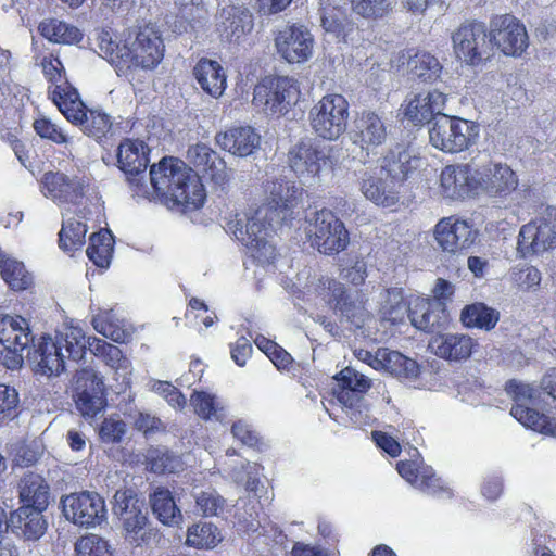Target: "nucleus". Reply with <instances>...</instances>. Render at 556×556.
<instances>
[{
    "label": "nucleus",
    "mask_w": 556,
    "mask_h": 556,
    "mask_svg": "<svg viewBox=\"0 0 556 556\" xmlns=\"http://www.w3.org/2000/svg\"><path fill=\"white\" fill-rule=\"evenodd\" d=\"M150 180L155 192L175 204L199 207L205 190L194 169L175 157H164L150 168Z\"/></svg>",
    "instance_id": "f257e3e1"
},
{
    "label": "nucleus",
    "mask_w": 556,
    "mask_h": 556,
    "mask_svg": "<svg viewBox=\"0 0 556 556\" xmlns=\"http://www.w3.org/2000/svg\"><path fill=\"white\" fill-rule=\"evenodd\" d=\"M277 223V204L268 203L258 207L252 217L244 216L231 222L229 229L237 240L251 250L260 264L275 268Z\"/></svg>",
    "instance_id": "f03ea898"
},
{
    "label": "nucleus",
    "mask_w": 556,
    "mask_h": 556,
    "mask_svg": "<svg viewBox=\"0 0 556 556\" xmlns=\"http://www.w3.org/2000/svg\"><path fill=\"white\" fill-rule=\"evenodd\" d=\"M113 498V513L121 522L124 539L136 546L149 544L156 530L150 527L144 501L130 488L117 490Z\"/></svg>",
    "instance_id": "7ed1b4c3"
},
{
    "label": "nucleus",
    "mask_w": 556,
    "mask_h": 556,
    "mask_svg": "<svg viewBox=\"0 0 556 556\" xmlns=\"http://www.w3.org/2000/svg\"><path fill=\"white\" fill-rule=\"evenodd\" d=\"M480 136V125L459 116L440 114L430 130V143L438 150L456 154L473 147Z\"/></svg>",
    "instance_id": "20e7f679"
},
{
    "label": "nucleus",
    "mask_w": 556,
    "mask_h": 556,
    "mask_svg": "<svg viewBox=\"0 0 556 556\" xmlns=\"http://www.w3.org/2000/svg\"><path fill=\"white\" fill-rule=\"evenodd\" d=\"M453 52L457 61L473 67L486 66L494 56L489 39L488 26L478 20H466L452 34Z\"/></svg>",
    "instance_id": "39448f33"
},
{
    "label": "nucleus",
    "mask_w": 556,
    "mask_h": 556,
    "mask_svg": "<svg viewBox=\"0 0 556 556\" xmlns=\"http://www.w3.org/2000/svg\"><path fill=\"white\" fill-rule=\"evenodd\" d=\"M311 245L325 255H336L350 243V233L344 223L330 210L321 208L307 220L305 228Z\"/></svg>",
    "instance_id": "423d86ee"
},
{
    "label": "nucleus",
    "mask_w": 556,
    "mask_h": 556,
    "mask_svg": "<svg viewBox=\"0 0 556 556\" xmlns=\"http://www.w3.org/2000/svg\"><path fill=\"white\" fill-rule=\"evenodd\" d=\"M505 391L514 401L510 415L525 427L545 435L556 437V422L547 415L530 407L539 399V392L533 387L509 379L505 383Z\"/></svg>",
    "instance_id": "0eeeda50"
},
{
    "label": "nucleus",
    "mask_w": 556,
    "mask_h": 556,
    "mask_svg": "<svg viewBox=\"0 0 556 556\" xmlns=\"http://www.w3.org/2000/svg\"><path fill=\"white\" fill-rule=\"evenodd\" d=\"M350 104L340 93H327L316 102L308 113V121L317 137L337 140L348 126Z\"/></svg>",
    "instance_id": "6e6552de"
},
{
    "label": "nucleus",
    "mask_w": 556,
    "mask_h": 556,
    "mask_svg": "<svg viewBox=\"0 0 556 556\" xmlns=\"http://www.w3.org/2000/svg\"><path fill=\"white\" fill-rule=\"evenodd\" d=\"M554 248H556V206L547 205L539 217L520 228L517 250L522 257H530Z\"/></svg>",
    "instance_id": "1a4fd4ad"
},
{
    "label": "nucleus",
    "mask_w": 556,
    "mask_h": 556,
    "mask_svg": "<svg viewBox=\"0 0 556 556\" xmlns=\"http://www.w3.org/2000/svg\"><path fill=\"white\" fill-rule=\"evenodd\" d=\"M489 42L503 55L521 58L529 48L526 25L513 14H498L490 20Z\"/></svg>",
    "instance_id": "9d476101"
},
{
    "label": "nucleus",
    "mask_w": 556,
    "mask_h": 556,
    "mask_svg": "<svg viewBox=\"0 0 556 556\" xmlns=\"http://www.w3.org/2000/svg\"><path fill=\"white\" fill-rule=\"evenodd\" d=\"M316 291L334 312H339L356 328L365 325L370 315L366 308V301L352 298L343 283L323 276L318 279Z\"/></svg>",
    "instance_id": "9b49d317"
},
{
    "label": "nucleus",
    "mask_w": 556,
    "mask_h": 556,
    "mask_svg": "<svg viewBox=\"0 0 556 556\" xmlns=\"http://www.w3.org/2000/svg\"><path fill=\"white\" fill-rule=\"evenodd\" d=\"M121 58H124L125 72L130 68H154L163 59V40L154 28H141L134 40L123 45Z\"/></svg>",
    "instance_id": "f8f14e48"
},
{
    "label": "nucleus",
    "mask_w": 556,
    "mask_h": 556,
    "mask_svg": "<svg viewBox=\"0 0 556 556\" xmlns=\"http://www.w3.org/2000/svg\"><path fill=\"white\" fill-rule=\"evenodd\" d=\"M479 170L470 164H450L440 173L439 193L451 202L465 201L479 193Z\"/></svg>",
    "instance_id": "ddd939ff"
},
{
    "label": "nucleus",
    "mask_w": 556,
    "mask_h": 556,
    "mask_svg": "<svg viewBox=\"0 0 556 556\" xmlns=\"http://www.w3.org/2000/svg\"><path fill=\"white\" fill-rule=\"evenodd\" d=\"M473 225L457 215L442 217L433 228V238L439 248L451 255L468 250L477 240Z\"/></svg>",
    "instance_id": "4468645a"
},
{
    "label": "nucleus",
    "mask_w": 556,
    "mask_h": 556,
    "mask_svg": "<svg viewBox=\"0 0 556 556\" xmlns=\"http://www.w3.org/2000/svg\"><path fill=\"white\" fill-rule=\"evenodd\" d=\"M61 503L65 518L80 527H94L105 520V503L97 492L72 493Z\"/></svg>",
    "instance_id": "2eb2a0df"
},
{
    "label": "nucleus",
    "mask_w": 556,
    "mask_h": 556,
    "mask_svg": "<svg viewBox=\"0 0 556 556\" xmlns=\"http://www.w3.org/2000/svg\"><path fill=\"white\" fill-rule=\"evenodd\" d=\"M290 168L299 177H317L325 167L331 166L329 151L311 138L301 139L288 152Z\"/></svg>",
    "instance_id": "dca6fc26"
},
{
    "label": "nucleus",
    "mask_w": 556,
    "mask_h": 556,
    "mask_svg": "<svg viewBox=\"0 0 556 556\" xmlns=\"http://www.w3.org/2000/svg\"><path fill=\"white\" fill-rule=\"evenodd\" d=\"M26 357L33 364L36 374L48 377L59 376L65 370L66 355L56 340L50 337H41L38 344H34L26 351Z\"/></svg>",
    "instance_id": "f3484780"
},
{
    "label": "nucleus",
    "mask_w": 556,
    "mask_h": 556,
    "mask_svg": "<svg viewBox=\"0 0 556 556\" xmlns=\"http://www.w3.org/2000/svg\"><path fill=\"white\" fill-rule=\"evenodd\" d=\"M388 131L383 116L372 110L357 113L352 130V140L363 150L369 151L387 140Z\"/></svg>",
    "instance_id": "a211bd4d"
},
{
    "label": "nucleus",
    "mask_w": 556,
    "mask_h": 556,
    "mask_svg": "<svg viewBox=\"0 0 556 556\" xmlns=\"http://www.w3.org/2000/svg\"><path fill=\"white\" fill-rule=\"evenodd\" d=\"M187 160L195 168L194 173L202 175L216 185H224L229 180V172L226 162L216 151L204 143L189 147Z\"/></svg>",
    "instance_id": "6ab92c4d"
},
{
    "label": "nucleus",
    "mask_w": 556,
    "mask_h": 556,
    "mask_svg": "<svg viewBox=\"0 0 556 556\" xmlns=\"http://www.w3.org/2000/svg\"><path fill=\"white\" fill-rule=\"evenodd\" d=\"M117 164L129 184L140 186L146 177L149 159L142 141L123 140L117 148Z\"/></svg>",
    "instance_id": "aec40b11"
},
{
    "label": "nucleus",
    "mask_w": 556,
    "mask_h": 556,
    "mask_svg": "<svg viewBox=\"0 0 556 556\" xmlns=\"http://www.w3.org/2000/svg\"><path fill=\"white\" fill-rule=\"evenodd\" d=\"M408 317L412 325L425 332H439L448 324V312L438 301L418 298L409 307Z\"/></svg>",
    "instance_id": "412c9836"
},
{
    "label": "nucleus",
    "mask_w": 556,
    "mask_h": 556,
    "mask_svg": "<svg viewBox=\"0 0 556 556\" xmlns=\"http://www.w3.org/2000/svg\"><path fill=\"white\" fill-rule=\"evenodd\" d=\"M372 358L370 365L378 370H386L390 375L404 380H415L420 376V365L399 351L379 348L375 355L366 352Z\"/></svg>",
    "instance_id": "4be33fe9"
},
{
    "label": "nucleus",
    "mask_w": 556,
    "mask_h": 556,
    "mask_svg": "<svg viewBox=\"0 0 556 556\" xmlns=\"http://www.w3.org/2000/svg\"><path fill=\"white\" fill-rule=\"evenodd\" d=\"M479 191L490 197H507L518 187L516 173L506 164L490 163L479 170Z\"/></svg>",
    "instance_id": "5701e85b"
},
{
    "label": "nucleus",
    "mask_w": 556,
    "mask_h": 556,
    "mask_svg": "<svg viewBox=\"0 0 556 556\" xmlns=\"http://www.w3.org/2000/svg\"><path fill=\"white\" fill-rule=\"evenodd\" d=\"M42 185L52 199L64 203H78L89 182L84 177L48 172L43 175Z\"/></svg>",
    "instance_id": "b1692460"
},
{
    "label": "nucleus",
    "mask_w": 556,
    "mask_h": 556,
    "mask_svg": "<svg viewBox=\"0 0 556 556\" xmlns=\"http://www.w3.org/2000/svg\"><path fill=\"white\" fill-rule=\"evenodd\" d=\"M446 96L438 90L419 92L404 105V117L413 125H424L435 119L444 109Z\"/></svg>",
    "instance_id": "393cba45"
},
{
    "label": "nucleus",
    "mask_w": 556,
    "mask_h": 556,
    "mask_svg": "<svg viewBox=\"0 0 556 556\" xmlns=\"http://www.w3.org/2000/svg\"><path fill=\"white\" fill-rule=\"evenodd\" d=\"M41 509L21 506L10 513L7 528L26 541H37L46 532L48 522Z\"/></svg>",
    "instance_id": "a878e982"
},
{
    "label": "nucleus",
    "mask_w": 556,
    "mask_h": 556,
    "mask_svg": "<svg viewBox=\"0 0 556 556\" xmlns=\"http://www.w3.org/2000/svg\"><path fill=\"white\" fill-rule=\"evenodd\" d=\"M280 39V54L289 63H303L312 55L314 38L303 25L289 26Z\"/></svg>",
    "instance_id": "bb28decb"
},
{
    "label": "nucleus",
    "mask_w": 556,
    "mask_h": 556,
    "mask_svg": "<svg viewBox=\"0 0 556 556\" xmlns=\"http://www.w3.org/2000/svg\"><path fill=\"white\" fill-rule=\"evenodd\" d=\"M336 379L338 381V389L334 391L337 400L348 408H358L364 395L371 387V381L349 367L341 370Z\"/></svg>",
    "instance_id": "cd10ccee"
},
{
    "label": "nucleus",
    "mask_w": 556,
    "mask_h": 556,
    "mask_svg": "<svg viewBox=\"0 0 556 556\" xmlns=\"http://www.w3.org/2000/svg\"><path fill=\"white\" fill-rule=\"evenodd\" d=\"M477 346V341L465 333H439L430 341L433 353L448 362L468 359Z\"/></svg>",
    "instance_id": "c85d7f7f"
},
{
    "label": "nucleus",
    "mask_w": 556,
    "mask_h": 556,
    "mask_svg": "<svg viewBox=\"0 0 556 556\" xmlns=\"http://www.w3.org/2000/svg\"><path fill=\"white\" fill-rule=\"evenodd\" d=\"M419 165L420 157L404 148L391 149L380 160L381 172L393 185L406 181Z\"/></svg>",
    "instance_id": "c756f323"
},
{
    "label": "nucleus",
    "mask_w": 556,
    "mask_h": 556,
    "mask_svg": "<svg viewBox=\"0 0 556 556\" xmlns=\"http://www.w3.org/2000/svg\"><path fill=\"white\" fill-rule=\"evenodd\" d=\"M366 200L377 206L397 211L401 205V193L391 181L388 184L381 177L365 175L359 185Z\"/></svg>",
    "instance_id": "7c9ffc66"
},
{
    "label": "nucleus",
    "mask_w": 556,
    "mask_h": 556,
    "mask_svg": "<svg viewBox=\"0 0 556 556\" xmlns=\"http://www.w3.org/2000/svg\"><path fill=\"white\" fill-rule=\"evenodd\" d=\"M260 136L250 126L233 127L215 136L216 143L238 156H248L260 144Z\"/></svg>",
    "instance_id": "2f4dec72"
},
{
    "label": "nucleus",
    "mask_w": 556,
    "mask_h": 556,
    "mask_svg": "<svg viewBox=\"0 0 556 556\" xmlns=\"http://www.w3.org/2000/svg\"><path fill=\"white\" fill-rule=\"evenodd\" d=\"M28 321L21 316L0 318V343L8 351H27L34 343Z\"/></svg>",
    "instance_id": "473e14b6"
},
{
    "label": "nucleus",
    "mask_w": 556,
    "mask_h": 556,
    "mask_svg": "<svg viewBox=\"0 0 556 556\" xmlns=\"http://www.w3.org/2000/svg\"><path fill=\"white\" fill-rule=\"evenodd\" d=\"M18 496L22 506L46 510L49 505L50 486L40 475L29 472L20 481Z\"/></svg>",
    "instance_id": "72a5a7b5"
},
{
    "label": "nucleus",
    "mask_w": 556,
    "mask_h": 556,
    "mask_svg": "<svg viewBox=\"0 0 556 556\" xmlns=\"http://www.w3.org/2000/svg\"><path fill=\"white\" fill-rule=\"evenodd\" d=\"M200 87L213 98H219L226 88V75L217 61L201 59L193 68Z\"/></svg>",
    "instance_id": "f704fd0d"
},
{
    "label": "nucleus",
    "mask_w": 556,
    "mask_h": 556,
    "mask_svg": "<svg viewBox=\"0 0 556 556\" xmlns=\"http://www.w3.org/2000/svg\"><path fill=\"white\" fill-rule=\"evenodd\" d=\"M149 503L153 515L163 525L177 527L182 522V514L167 488L154 486L149 494Z\"/></svg>",
    "instance_id": "c9c22d12"
},
{
    "label": "nucleus",
    "mask_w": 556,
    "mask_h": 556,
    "mask_svg": "<svg viewBox=\"0 0 556 556\" xmlns=\"http://www.w3.org/2000/svg\"><path fill=\"white\" fill-rule=\"evenodd\" d=\"M459 320L465 328L491 331L500 321V312L483 302H473L462 308Z\"/></svg>",
    "instance_id": "e433bc0d"
},
{
    "label": "nucleus",
    "mask_w": 556,
    "mask_h": 556,
    "mask_svg": "<svg viewBox=\"0 0 556 556\" xmlns=\"http://www.w3.org/2000/svg\"><path fill=\"white\" fill-rule=\"evenodd\" d=\"M219 17L222 36L229 41L238 40L253 27L252 15L243 8H223Z\"/></svg>",
    "instance_id": "4c0bfd02"
},
{
    "label": "nucleus",
    "mask_w": 556,
    "mask_h": 556,
    "mask_svg": "<svg viewBox=\"0 0 556 556\" xmlns=\"http://www.w3.org/2000/svg\"><path fill=\"white\" fill-rule=\"evenodd\" d=\"M321 27L333 34L337 38L346 41L354 31L355 23L346 13V10L339 5L327 4L321 9Z\"/></svg>",
    "instance_id": "58836bf2"
},
{
    "label": "nucleus",
    "mask_w": 556,
    "mask_h": 556,
    "mask_svg": "<svg viewBox=\"0 0 556 556\" xmlns=\"http://www.w3.org/2000/svg\"><path fill=\"white\" fill-rule=\"evenodd\" d=\"M414 49L407 51L408 54V68L410 73L425 83L435 81L441 74L442 65L439 60L429 52L415 51Z\"/></svg>",
    "instance_id": "ea45409f"
},
{
    "label": "nucleus",
    "mask_w": 556,
    "mask_h": 556,
    "mask_svg": "<svg viewBox=\"0 0 556 556\" xmlns=\"http://www.w3.org/2000/svg\"><path fill=\"white\" fill-rule=\"evenodd\" d=\"M51 99L66 119L73 124L80 125L88 113L84 103L78 99L76 90L65 91L56 85L51 91Z\"/></svg>",
    "instance_id": "a19ab883"
},
{
    "label": "nucleus",
    "mask_w": 556,
    "mask_h": 556,
    "mask_svg": "<svg viewBox=\"0 0 556 556\" xmlns=\"http://www.w3.org/2000/svg\"><path fill=\"white\" fill-rule=\"evenodd\" d=\"M253 104L266 115H275L278 106V78L264 77L254 88Z\"/></svg>",
    "instance_id": "79ce46f5"
},
{
    "label": "nucleus",
    "mask_w": 556,
    "mask_h": 556,
    "mask_svg": "<svg viewBox=\"0 0 556 556\" xmlns=\"http://www.w3.org/2000/svg\"><path fill=\"white\" fill-rule=\"evenodd\" d=\"M38 28L45 38L56 43H78L83 38L77 27L58 20L43 21Z\"/></svg>",
    "instance_id": "37998d69"
},
{
    "label": "nucleus",
    "mask_w": 556,
    "mask_h": 556,
    "mask_svg": "<svg viewBox=\"0 0 556 556\" xmlns=\"http://www.w3.org/2000/svg\"><path fill=\"white\" fill-rule=\"evenodd\" d=\"M114 238L109 230H101L91 235L87 248V256L98 267H109L113 254Z\"/></svg>",
    "instance_id": "c03bdc74"
},
{
    "label": "nucleus",
    "mask_w": 556,
    "mask_h": 556,
    "mask_svg": "<svg viewBox=\"0 0 556 556\" xmlns=\"http://www.w3.org/2000/svg\"><path fill=\"white\" fill-rule=\"evenodd\" d=\"M222 541L218 528L212 522H198L188 528L186 543L189 546L210 549Z\"/></svg>",
    "instance_id": "a18cd8bd"
},
{
    "label": "nucleus",
    "mask_w": 556,
    "mask_h": 556,
    "mask_svg": "<svg viewBox=\"0 0 556 556\" xmlns=\"http://www.w3.org/2000/svg\"><path fill=\"white\" fill-rule=\"evenodd\" d=\"M0 274L3 280L15 291L26 290L33 283V277L26 270L24 264L10 257L0 260Z\"/></svg>",
    "instance_id": "49530a36"
},
{
    "label": "nucleus",
    "mask_w": 556,
    "mask_h": 556,
    "mask_svg": "<svg viewBox=\"0 0 556 556\" xmlns=\"http://www.w3.org/2000/svg\"><path fill=\"white\" fill-rule=\"evenodd\" d=\"M146 460L149 470L159 475L177 472L184 467L180 457L166 448L148 450Z\"/></svg>",
    "instance_id": "de8ad7c7"
},
{
    "label": "nucleus",
    "mask_w": 556,
    "mask_h": 556,
    "mask_svg": "<svg viewBox=\"0 0 556 556\" xmlns=\"http://www.w3.org/2000/svg\"><path fill=\"white\" fill-rule=\"evenodd\" d=\"M352 11L367 21H380L393 12L392 0H350Z\"/></svg>",
    "instance_id": "09e8293b"
},
{
    "label": "nucleus",
    "mask_w": 556,
    "mask_h": 556,
    "mask_svg": "<svg viewBox=\"0 0 556 556\" xmlns=\"http://www.w3.org/2000/svg\"><path fill=\"white\" fill-rule=\"evenodd\" d=\"M301 90L296 80L280 76V116L295 118L298 115Z\"/></svg>",
    "instance_id": "8fccbe9b"
},
{
    "label": "nucleus",
    "mask_w": 556,
    "mask_h": 556,
    "mask_svg": "<svg viewBox=\"0 0 556 556\" xmlns=\"http://www.w3.org/2000/svg\"><path fill=\"white\" fill-rule=\"evenodd\" d=\"M509 279L517 290L530 292L540 288L542 275L535 266L518 264L510 269Z\"/></svg>",
    "instance_id": "3c124183"
},
{
    "label": "nucleus",
    "mask_w": 556,
    "mask_h": 556,
    "mask_svg": "<svg viewBox=\"0 0 556 556\" xmlns=\"http://www.w3.org/2000/svg\"><path fill=\"white\" fill-rule=\"evenodd\" d=\"M55 340L58 345L62 348V352L65 353L66 357L75 362L84 357L87 343L89 342V339L77 328H72L65 334H56Z\"/></svg>",
    "instance_id": "603ef678"
},
{
    "label": "nucleus",
    "mask_w": 556,
    "mask_h": 556,
    "mask_svg": "<svg viewBox=\"0 0 556 556\" xmlns=\"http://www.w3.org/2000/svg\"><path fill=\"white\" fill-rule=\"evenodd\" d=\"M87 227L78 220L70 219L63 224L59 233L60 248L66 252H73L85 244Z\"/></svg>",
    "instance_id": "864d4df0"
},
{
    "label": "nucleus",
    "mask_w": 556,
    "mask_h": 556,
    "mask_svg": "<svg viewBox=\"0 0 556 556\" xmlns=\"http://www.w3.org/2000/svg\"><path fill=\"white\" fill-rule=\"evenodd\" d=\"M97 40L99 55L108 60L118 72L125 73L124 58H121L122 53L119 52L123 45L114 42L108 31L100 33Z\"/></svg>",
    "instance_id": "5fc2aeb1"
},
{
    "label": "nucleus",
    "mask_w": 556,
    "mask_h": 556,
    "mask_svg": "<svg viewBox=\"0 0 556 556\" xmlns=\"http://www.w3.org/2000/svg\"><path fill=\"white\" fill-rule=\"evenodd\" d=\"M83 131L96 139L104 137L112 127L111 118L108 114L89 111L80 124Z\"/></svg>",
    "instance_id": "6e6d98bb"
},
{
    "label": "nucleus",
    "mask_w": 556,
    "mask_h": 556,
    "mask_svg": "<svg viewBox=\"0 0 556 556\" xmlns=\"http://www.w3.org/2000/svg\"><path fill=\"white\" fill-rule=\"evenodd\" d=\"M77 409L84 417H94L106 405L104 392L92 394L86 393V389H81L78 394H73Z\"/></svg>",
    "instance_id": "4d7b16f0"
},
{
    "label": "nucleus",
    "mask_w": 556,
    "mask_h": 556,
    "mask_svg": "<svg viewBox=\"0 0 556 556\" xmlns=\"http://www.w3.org/2000/svg\"><path fill=\"white\" fill-rule=\"evenodd\" d=\"M303 194L301 188H287V197L280 195V226L291 225L292 220L300 215V203Z\"/></svg>",
    "instance_id": "13d9d810"
},
{
    "label": "nucleus",
    "mask_w": 556,
    "mask_h": 556,
    "mask_svg": "<svg viewBox=\"0 0 556 556\" xmlns=\"http://www.w3.org/2000/svg\"><path fill=\"white\" fill-rule=\"evenodd\" d=\"M81 389H86V393L88 394L96 393V391L104 392L102 379L96 374L94 370L88 368L76 370L73 377L74 394L81 392Z\"/></svg>",
    "instance_id": "bf43d9fd"
},
{
    "label": "nucleus",
    "mask_w": 556,
    "mask_h": 556,
    "mask_svg": "<svg viewBox=\"0 0 556 556\" xmlns=\"http://www.w3.org/2000/svg\"><path fill=\"white\" fill-rule=\"evenodd\" d=\"M418 479V482H416L414 486L418 488L422 492L431 495H439L443 493H446L450 496L452 495L450 488L444 485L441 478L437 476L435 471L430 466L425 465L424 468H421Z\"/></svg>",
    "instance_id": "052dcab7"
},
{
    "label": "nucleus",
    "mask_w": 556,
    "mask_h": 556,
    "mask_svg": "<svg viewBox=\"0 0 556 556\" xmlns=\"http://www.w3.org/2000/svg\"><path fill=\"white\" fill-rule=\"evenodd\" d=\"M76 551L79 556H112L108 541L96 534L81 538L76 543Z\"/></svg>",
    "instance_id": "680f3d73"
},
{
    "label": "nucleus",
    "mask_w": 556,
    "mask_h": 556,
    "mask_svg": "<svg viewBox=\"0 0 556 556\" xmlns=\"http://www.w3.org/2000/svg\"><path fill=\"white\" fill-rule=\"evenodd\" d=\"M197 507L204 516H216L223 511L225 500L216 491H201L194 496Z\"/></svg>",
    "instance_id": "e2e57ef3"
},
{
    "label": "nucleus",
    "mask_w": 556,
    "mask_h": 556,
    "mask_svg": "<svg viewBox=\"0 0 556 556\" xmlns=\"http://www.w3.org/2000/svg\"><path fill=\"white\" fill-rule=\"evenodd\" d=\"M126 433V424L119 418H105L99 429V437L103 443H119Z\"/></svg>",
    "instance_id": "0e129e2a"
},
{
    "label": "nucleus",
    "mask_w": 556,
    "mask_h": 556,
    "mask_svg": "<svg viewBox=\"0 0 556 556\" xmlns=\"http://www.w3.org/2000/svg\"><path fill=\"white\" fill-rule=\"evenodd\" d=\"M41 453L42 446L39 442H24L15 448L14 463L20 467H29L38 460Z\"/></svg>",
    "instance_id": "69168bd1"
},
{
    "label": "nucleus",
    "mask_w": 556,
    "mask_h": 556,
    "mask_svg": "<svg viewBox=\"0 0 556 556\" xmlns=\"http://www.w3.org/2000/svg\"><path fill=\"white\" fill-rule=\"evenodd\" d=\"M134 427L138 431L142 432L146 438L166 430L165 425L160 418L146 413H139L137 415L134 421Z\"/></svg>",
    "instance_id": "338daca9"
},
{
    "label": "nucleus",
    "mask_w": 556,
    "mask_h": 556,
    "mask_svg": "<svg viewBox=\"0 0 556 556\" xmlns=\"http://www.w3.org/2000/svg\"><path fill=\"white\" fill-rule=\"evenodd\" d=\"M34 128L41 138L49 139L55 143H65L68 141L67 136L47 118L36 119L34 122Z\"/></svg>",
    "instance_id": "774afa93"
}]
</instances>
